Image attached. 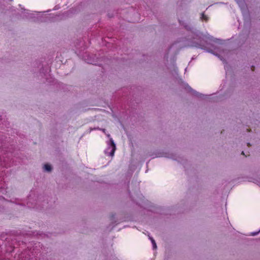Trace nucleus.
<instances>
[{"label":"nucleus","mask_w":260,"mask_h":260,"mask_svg":"<svg viewBox=\"0 0 260 260\" xmlns=\"http://www.w3.org/2000/svg\"><path fill=\"white\" fill-rule=\"evenodd\" d=\"M179 24L183 26L187 30L191 31L190 38L188 39V46L197 48H201L208 52L213 53V49L215 47L211 42L218 43L219 39L213 38L212 36H206L199 31H192V27L187 23L179 20Z\"/></svg>","instance_id":"1"},{"label":"nucleus","mask_w":260,"mask_h":260,"mask_svg":"<svg viewBox=\"0 0 260 260\" xmlns=\"http://www.w3.org/2000/svg\"><path fill=\"white\" fill-rule=\"evenodd\" d=\"M6 247V251L7 252L12 253L15 249L19 248H23L25 247L26 243L23 241L20 240L19 237L9 236L5 238L4 242ZM20 249L17 251L18 253L14 256L15 260H37L35 255L32 254L33 251L30 249H25L19 253Z\"/></svg>","instance_id":"2"},{"label":"nucleus","mask_w":260,"mask_h":260,"mask_svg":"<svg viewBox=\"0 0 260 260\" xmlns=\"http://www.w3.org/2000/svg\"><path fill=\"white\" fill-rule=\"evenodd\" d=\"M2 134L0 132V188H4L5 183L3 181V169L4 168L10 167L12 161V152H8L4 150V146L3 145V141L2 138Z\"/></svg>","instance_id":"3"},{"label":"nucleus","mask_w":260,"mask_h":260,"mask_svg":"<svg viewBox=\"0 0 260 260\" xmlns=\"http://www.w3.org/2000/svg\"><path fill=\"white\" fill-rule=\"evenodd\" d=\"M46 197H44L40 196L38 197L37 201L33 200V202L31 201L32 200L31 198V194H30L28 197V201L26 203L27 206L28 208H44L45 207L46 208L48 206H46V205L48 204V199H46Z\"/></svg>","instance_id":"4"},{"label":"nucleus","mask_w":260,"mask_h":260,"mask_svg":"<svg viewBox=\"0 0 260 260\" xmlns=\"http://www.w3.org/2000/svg\"><path fill=\"white\" fill-rule=\"evenodd\" d=\"M83 58L88 63L101 66L102 63L101 61H103L104 57H98L96 54L85 52L83 55Z\"/></svg>","instance_id":"5"},{"label":"nucleus","mask_w":260,"mask_h":260,"mask_svg":"<svg viewBox=\"0 0 260 260\" xmlns=\"http://www.w3.org/2000/svg\"><path fill=\"white\" fill-rule=\"evenodd\" d=\"M108 148L105 149V153L106 155L113 157L116 149V145L112 139L110 138L109 142L108 143Z\"/></svg>","instance_id":"6"},{"label":"nucleus","mask_w":260,"mask_h":260,"mask_svg":"<svg viewBox=\"0 0 260 260\" xmlns=\"http://www.w3.org/2000/svg\"><path fill=\"white\" fill-rule=\"evenodd\" d=\"M185 88L187 90H188L189 92H190L191 93V94H192L193 95H194L198 98L203 99V97L204 96V94L200 93L196 91V90L192 89L188 85H186V87H185Z\"/></svg>","instance_id":"7"},{"label":"nucleus","mask_w":260,"mask_h":260,"mask_svg":"<svg viewBox=\"0 0 260 260\" xmlns=\"http://www.w3.org/2000/svg\"><path fill=\"white\" fill-rule=\"evenodd\" d=\"M44 169L45 170V171H47V172H51L52 170V166L48 164H45L44 166Z\"/></svg>","instance_id":"8"},{"label":"nucleus","mask_w":260,"mask_h":260,"mask_svg":"<svg viewBox=\"0 0 260 260\" xmlns=\"http://www.w3.org/2000/svg\"><path fill=\"white\" fill-rule=\"evenodd\" d=\"M89 129H90L89 133H90L92 131L98 129V130L102 131L103 133H104L105 134H106V129L105 128H100L99 127H93V128L90 127Z\"/></svg>","instance_id":"9"},{"label":"nucleus","mask_w":260,"mask_h":260,"mask_svg":"<svg viewBox=\"0 0 260 260\" xmlns=\"http://www.w3.org/2000/svg\"><path fill=\"white\" fill-rule=\"evenodd\" d=\"M149 239L151 240V242L152 244L153 248L154 249H156L157 247L156 244L155 243V240L153 239L152 237H149Z\"/></svg>","instance_id":"10"},{"label":"nucleus","mask_w":260,"mask_h":260,"mask_svg":"<svg viewBox=\"0 0 260 260\" xmlns=\"http://www.w3.org/2000/svg\"><path fill=\"white\" fill-rule=\"evenodd\" d=\"M0 122L3 124H5V125L7 127H8L10 125V123L9 122H8L7 121H4V122L3 121V119H0Z\"/></svg>","instance_id":"11"},{"label":"nucleus","mask_w":260,"mask_h":260,"mask_svg":"<svg viewBox=\"0 0 260 260\" xmlns=\"http://www.w3.org/2000/svg\"><path fill=\"white\" fill-rule=\"evenodd\" d=\"M201 18L203 20L207 21L208 20V17L206 16L204 13H202Z\"/></svg>","instance_id":"12"},{"label":"nucleus","mask_w":260,"mask_h":260,"mask_svg":"<svg viewBox=\"0 0 260 260\" xmlns=\"http://www.w3.org/2000/svg\"><path fill=\"white\" fill-rule=\"evenodd\" d=\"M11 202H15L16 204H18V205H22V206H25V204L24 203H20L19 202V200H18V199H15V202L12 201H11Z\"/></svg>","instance_id":"13"},{"label":"nucleus","mask_w":260,"mask_h":260,"mask_svg":"<svg viewBox=\"0 0 260 260\" xmlns=\"http://www.w3.org/2000/svg\"><path fill=\"white\" fill-rule=\"evenodd\" d=\"M260 232V230L257 232H254L251 233L252 236H255L257 235Z\"/></svg>","instance_id":"14"},{"label":"nucleus","mask_w":260,"mask_h":260,"mask_svg":"<svg viewBox=\"0 0 260 260\" xmlns=\"http://www.w3.org/2000/svg\"><path fill=\"white\" fill-rule=\"evenodd\" d=\"M41 20H40L41 22L42 21H46V19L45 18H44V17H42V18H41Z\"/></svg>","instance_id":"15"},{"label":"nucleus","mask_w":260,"mask_h":260,"mask_svg":"<svg viewBox=\"0 0 260 260\" xmlns=\"http://www.w3.org/2000/svg\"><path fill=\"white\" fill-rule=\"evenodd\" d=\"M106 135V136L109 138H110V135L109 134H105Z\"/></svg>","instance_id":"16"},{"label":"nucleus","mask_w":260,"mask_h":260,"mask_svg":"<svg viewBox=\"0 0 260 260\" xmlns=\"http://www.w3.org/2000/svg\"><path fill=\"white\" fill-rule=\"evenodd\" d=\"M254 68H255V67H254V66H251V70H252V71H254Z\"/></svg>","instance_id":"17"},{"label":"nucleus","mask_w":260,"mask_h":260,"mask_svg":"<svg viewBox=\"0 0 260 260\" xmlns=\"http://www.w3.org/2000/svg\"><path fill=\"white\" fill-rule=\"evenodd\" d=\"M247 146L249 147V146H251V145H250V144L249 143H247Z\"/></svg>","instance_id":"18"},{"label":"nucleus","mask_w":260,"mask_h":260,"mask_svg":"<svg viewBox=\"0 0 260 260\" xmlns=\"http://www.w3.org/2000/svg\"><path fill=\"white\" fill-rule=\"evenodd\" d=\"M241 154L243 155H245L244 152L243 151L242 152Z\"/></svg>","instance_id":"19"}]
</instances>
